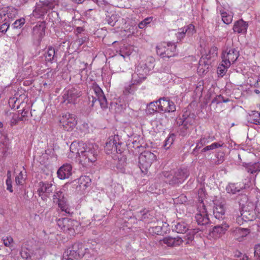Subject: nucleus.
Returning <instances> with one entry per match:
<instances>
[{
	"instance_id": "21",
	"label": "nucleus",
	"mask_w": 260,
	"mask_h": 260,
	"mask_svg": "<svg viewBox=\"0 0 260 260\" xmlns=\"http://www.w3.org/2000/svg\"><path fill=\"white\" fill-rule=\"evenodd\" d=\"M72 173V166L70 164H65L58 169L57 174L60 179H66L69 178Z\"/></svg>"
},
{
	"instance_id": "1",
	"label": "nucleus",
	"mask_w": 260,
	"mask_h": 260,
	"mask_svg": "<svg viewBox=\"0 0 260 260\" xmlns=\"http://www.w3.org/2000/svg\"><path fill=\"white\" fill-rule=\"evenodd\" d=\"M70 151L76 154L77 161L84 167L91 166L96 161L99 153L95 144L78 141L72 143Z\"/></svg>"
},
{
	"instance_id": "7",
	"label": "nucleus",
	"mask_w": 260,
	"mask_h": 260,
	"mask_svg": "<svg viewBox=\"0 0 260 260\" xmlns=\"http://www.w3.org/2000/svg\"><path fill=\"white\" fill-rule=\"evenodd\" d=\"M149 107L152 108L153 111H156L157 109L164 112H174L176 111L174 103L166 98L160 99L157 101L150 103Z\"/></svg>"
},
{
	"instance_id": "42",
	"label": "nucleus",
	"mask_w": 260,
	"mask_h": 260,
	"mask_svg": "<svg viewBox=\"0 0 260 260\" xmlns=\"http://www.w3.org/2000/svg\"><path fill=\"white\" fill-rule=\"evenodd\" d=\"M175 138V135L173 134H170L169 136L165 140V142L164 145V148L166 149H169L171 145L173 144Z\"/></svg>"
},
{
	"instance_id": "56",
	"label": "nucleus",
	"mask_w": 260,
	"mask_h": 260,
	"mask_svg": "<svg viewBox=\"0 0 260 260\" xmlns=\"http://www.w3.org/2000/svg\"><path fill=\"white\" fill-rule=\"evenodd\" d=\"M83 30V29L81 27H78L76 28V31L78 34L81 33Z\"/></svg>"
},
{
	"instance_id": "50",
	"label": "nucleus",
	"mask_w": 260,
	"mask_h": 260,
	"mask_svg": "<svg viewBox=\"0 0 260 260\" xmlns=\"http://www.w3.org/2000/svg\"><path fill=\"white\" fill-rule=\"evenodd\" d=\"M254 256L260 260V244H256L254 246Z\"/></svg>"
},
{
	"instance_id": "35",
	"label": "nucleus",
	"mask_w": 260,
	"mask_h": 260,
	"mask_svg": "<svg viewBox=\"0 0 260 260\" xmlns=\"http://www.w3.org/2000/svg\"><path fill=\"white\" fill-rule=\"evenodd\" d=\"M247 171L251 174L260 171V161L257 162H250L246 167Z\"/></svg>"
},
{
	"instance_id": "39",
	"label": "nucleus",
	"mask_w": 260,
	"mask_h": 260,
	"mask_svg": "<svg viewBox=\"0 0 260 260\" xmlns=\"http://www.w3.org/2000/svg\"><path fill=\"white\" fill-rule=\"evenodd\" d=\"M149 232L152 234L161 235L164 234L162 230L161 226L157 224L155 226L150 227L148 229Z\"/></svg>"
},
{
	"instance_id": "44",
	"label": "nucleus",
	"mask_w": 260,
	"mask_h": 260,
	"mask_svg": "<svg viewBox=\"0 0 260 260\" xmlns=\"http://www.w3.org/2000/svg\"><path fill=\"white\" fill-rule=\"evenodd\" d=\"M152 19L153 18L152 17L146 18L144 20L139 23L138 25L139 28L140 29L145 28L147 26V25L150 23V22L152 21Z\"/></svg>"
},
{
	"instance_id": "31",
	"label": "nucleus",
	"mask_w": 260,
	"mask_h": 260,
	"mask_svg": "<svg viewBox=\"0 0 260 260\" xmlns=\"http://www.w3.org/2000/svg\"><path fill=\"white\" fill-rule=\"evenodd\" d=\"M230 63L228 61H223L222 60L221 63L217 68V73L219 76L223 77L226 73L227 70L230 67Z\"/></svg>"
},
{
	"instance_id": "14",
	"label": "nucleus",
	"mask_w": 260,
	"mask_h": 260,
	"mask_svg": "<svg viewBox=\"0 0 260 260\" xmlns=\"http://www.w3.org/2000/svg\"><path fill=\"white\" fill-rule=\"evenodd\" d=\"M54 189L51 183L40 182L38 186L37 192L41 199L46 201Z\"/></svg>"
},
{
	"instance_id": "30",
	"label": "nucleus",
	"mask_w": 260,
	"mask_h": 260,
	"mask_svg": "<svg viewBox=\"0 0 260 260\" xmlns=\"http://www.w3.org/2000/svg\"><path fill=\"white\" fill-rule=\"evenodd\" d=\"M250 213L246 211L240 212V215H238L236 218V221L239 224H242L244 221L251 220Z\"/></svg>"
},
{
	"instance_id": "64",
	"label": "nucleus",
	"mask_w": 260,
	"mask_h": 260,
	"mask_svg": "<svg viewBox=\"0 0 260 260\" xmlns=\"http://www.w3.org/2000/svg\"><path fill=\"white\" fill-rule=\"evenodd\" d=\"M3 125V123L1 122H0V128L2 127Z\"/></svg>"
},
{
	"instance_id": "45",
	"label": "nucleus",
	"mask_w": 260,
	"mask_h": 260,
	"mask_svg": "<svg viewBox=\"0 0 260 260\" xmlns=\"http://www.w3.org/2000/svg\"><path fill=\"white\" fill-rule=\"evenodd\" d=\"M222 146V144L219 143H213L210 145L207 146L202 149V151L206 152L209 150L215 149L217 148L220 147Z\"/></svg>"
},
{
	"instance_id": "27",
	"label": "nucleus",
	"mask_w": 260,
	"mask_h": 260,
	"mask_svg": "<svg viewBox=\"0 0 260 260\" xmlns=\"http://www.w3.org/2000/svg\"><path fill=\"white\" fill-rule=\"evenodd\" d=\"M46 12V6H45L44 2H40L37 4L35 9L32 12V15L36 18H39L44 15Z\"/></svg>"
},
{
	"instance_id": "41",
	"label": "nucleus",
	"mask_w": 260,
	"mask_h": 260,
	"mask_svg": "<svg viewBox=\"0 0 260 260\" xmlns=\"http://www.w3.org/2000/svg\"><path fill=\"white\" fill-rule=\"evenodd\" d=\"M26 172L21 171L15 177V182L17 185H22L25 181V176Z\"/></svg>"
},
{
	"instance_id": "12",
	"label": "nucleus",
	"mask_w": 260,
	"mask_h": 260,
	"mask_svg": "<svg viewBox=\"0 0 260 260\" xmlns=\"http://www.w3.org/2000/svg\"><path fill=\"white\" fill-rule=\"evenodd\" d=\"M105 150L107 154L121 153V143L117 135L112 136L109 138L105 146Z\"/></svg>"
},
{
	"instance_id": "2",
	"label": "nucleus",
	"mask_w": 260,
	"mask_h": 260,
	"mask_svg": "<svg viewBox=\"0 0 260 260\" xmlns=\"http://www.w3.org/2000/svg\"><path fill=\"white\" fill-rule=\"evenodd\" d=\"M153 62L154 59L151 58L147 63H141L137 66L132 74L131 83L133 85L140 84L145 80L147 75L154 68Z\"/></svg>"
},
{
	"instance_id": "23",
	"label": "nucleus",
	"mask_w": 260,
	"mask_h": 260,
	"mask_svg": "<svg viewBox=\"0 0 260 260\" xmlns=\"http://www.w3.org/2000/svg\"><path fill=\"white\" fill-rule=\"evenodd\" d=\"M1 10L5 21L9 22L12 20L17 14V9L12 7L3 8Z\"/></svg>"
},
{
	"instance_id": "40",
	"label": "nucleus",
	"mask_w": 260,
	"mask_h": 260,
	"mask_svg": "<svg viewBox=\"0 0 260 260\" xmlns=\"http://www.w3.org/2000/svg\"><path fill=\"white\" fill-rule=\"evenodd\" d=\"M136 91V88L134 85L131 83V84H128L125 86L123 90V94L125 95H128L129 94H133Z\"/></svg>"
},
{
	"instance_id": "55",
	"label": "nucleus",
	"mask_w": 260,
	"mask_h": 260,
	"mask_svg": "<svg viewBox=\"0 0 260 260\" xmlns=\"http://www.w3.org/2000/svg\"><path fill=\"white\" fill-rule=\"evenodd\" d=\"M6 185H7V189L9 190L10 192H12V179H7L6 181Z\"/></svg>"
},
{
	"instance_id": "46",
	"label": "nucleus",
	"mask_w": 260,
	"mask_h": 260,
	"mask_svg": "<svg viewBox=\"0 0 260 260\" xmlns=\"http://www.w3.org/2000/svg\"><path fill=\"white\" fill-rule=\"evenodd\" d=\"M21 120H23V118L20 117L19 114H13L10 122L11 126L16 125L19 121Z\"/></svg>"
},
{
	"instance_id": "34",
	"label": "nucleus",
	"mask_w": 260,
	"mask_h": 260,
	"mask_svg": "<svg viewBox=\"0 0 260 260\" xmlns=\"http://www.w3.org/2000/svg\"><path fill=\"white\" fill-rule=\"evenodd\" d=\"M223 22L226 24H230L233 18V14L232 12H227L224 10L220 12Z\"/></svg>"
},
{
	"instance_id": "47",
	"label": "nucleus",
	"mask_w": 260,
	"mask_h": 260,
	"mask_svg": "<svg viewBox=\"0 0 260 260\" xmlns=\"http://www.w3.org/2000/svg\"><path fill=\"white\" fill-rule=\"evenodd\" d=\"M25 23V20L24 18H21L16 20L13 24L14 28H21Z\"/></svg>"
},
{
	"instance_id": "49",
	"label": "nucleus",
	"mask_w": 260,
	"mask_h": 260,
	"mask_svg": "<svg viewBox=\"0 0 260 260\" xmlns=\"http://www.w3.org/2000/svg\"><path fill=\"white\" fill-rule=\"evenodd\" d=\"M157 224H159V225L161 226L162 230L164 234L168 231L169 224L166 222L158 221Z\"/></svg>"
},
{
	"instance_id": "33",
	"label": "nucleus",
	"mask_w": 260,
	"mask_h": 260,
	"mask_svg": "<svg viewBox=\"0 0 260 260\" xmlns=\"http://www.w3.org/2000/svg\"><path fill=\"white\" fill-rule=\"evenodd\" d=\"M248 120L251 123L260 125V113L255 111H252L249 114Z\"/></svg>"
},
{
	"instance_id": "15",
	"label": "nucleus",
	"mask_w": 260,
	"mask_h": 260,
	"mask_svg": "<svg viewBox=\"0 0 260 260\" xmlns=\"http://www.w3.org/2000/svg\"><path fill=\"white\" fill-rule=\"evenodd\" d=\"M53 200L54 203L58 204V207L62 211L70 213V208L62 192L60 191L56 192L53 195Z\"/></svg>"
},
{
	"instance_id": "29",
	"label": "nucleus",
	"mask_w": 260,
	"mask_h": 260,
	"mask_svg": "<svg viewBox=\"0 0 260 260\" xmlns=\"http://www.w3.org/2000/svg\"><path fill=\"white\" fill-rule=\"evenodd\" d=\"M193 229H192L191 230H193ZM196 231V233L195 234L198 232V231L196 229H194ZM174 230L176 232L178 233H185L187 231H188V232L190 230H188L187 225L186 223L183 221L179 222L176 224L175 225ZM188 233L186 234L185 236L187 235Z\"/></svg>"
},
{
	"instance_id": "59",
	"label": "nucleus",
	"mask_w": 260,
	"mask_h": 260,
	"mask_svg": "<svg viewBox=\"0 0 260 260\" xmlns=\"http://www.w3.org/2000/svg\"><path fill=\"white\" fill-rule=\"evenodd\" d=\"M12 173L10 171H8L7 174V179H12Z\"/></svg>"
},
{
	"instance_id": "16",
	"label": "nucleus",
	"mask_w": 260,
	"mask_h": 260,
	"mask_svg": "<svg viewBox=\"0 0 260 260\" xmlns=\"http://www.w3.org/2000/svg\"><path fill=\"white\" fill-rule=\"evenodd\" d=\"M80 96V92L73 87L64 89L63 95L64 102L70 104H75L77 99Z\"/></svg>"
},
{
	"instance_id": "32",
	"label": "nucleus",
	"mask_w": 260,
	"mask_h": 260,
	"mask_svg": "<svg viewBox=\"0 0 260 260\" xmlns=\"http://www.w3.org/2000/svg\"><path fill=\"white\" fill-rule=\"evenodd\" d=\"M134 47L131 45H124L121 47L120 50V54L125 59L126 57H128L133 52Z\"/></svg>"
},
{
	"instance_id": "9",
	"label": "nucleus",
	"mask_w": 260,
	"mask_h": 260,
	"mask_svg": "<svg viewBox=\"0 0 260 260\" xmlns=\"http://www.w3.org/2000/svg\"><path fill=\"white\" fill-rule=\"evenodd\" d=\"M156 156L152 152L145 151L142 152L139 158V167L143 173H145L150 167L153 161L156 160Z\"/></svg>"
},
{
	"instance_id": "48",
	"label": "nucleus",
	"mask_w": 260,
	"mask_h": 260,
	"mask_svg": "<svg viewBox=\"0 0 260 260\" xmlns=\"http://www.w3.org/2000/svg\"><path fill=\"white\" fill-rule=\"evenodd\" d=\"M21 257L24 259H27L30 257V250H28L25 247L23 246L22 250L20 252Z\"/></svg>"
},
{
	"instance_id": "25",
	"label": "nucleus",
	"mask_w": 260,
	"mask_h": 260,
	"mask_svg": "<svg viewBox=\"0 0 260 260\" xmlns=\"http://www.w3.org/2000/svg\"><path fill=\"white\" fill-rule=\"evenodd\" d=\"M247 27L248 23L243 20H240L235 23L233 29L235 32L245 34L247 31Z\"/></svg>"
},
{
	"instance_id": "62",
	"label": "nucleus",
	"mask_w": 260,
	"mask_h": 260,
	"mask_svg": "<svg viewBox=\"0 0 260 260\" xmlns=\"http://www.w3.org/2000/svg\"><path fill=\"white\" fill-rule=\"evenodd\" d=\"M117 187L119 189H122V186L119 184H117Z\"/></svg>"
},
{
	"instance_id": "61",
	"label": "nucleus",
	"mask_w": 260,
	"mask_h": 260,
	"mask_svg": "<svg viewBox=\"0 0 260 260\" xmlns=\"http://www.w3.org/2000/svg\"><path fill=\"white\" fill-rule=\"evenodd\" d=\"M223 160V157H221V158L220 159V160H218L217 161V164H219L220 163H221Z\"/></svg>"
},
{
	"instance_id": "19",
	"label": "nucleus",
	"mask_w": 260,
	"mask_h": 260,
	"mask_svg": "<svg viewBox=\"0 0 260 260\" xmlns=\"http://www.w3.org/2000/svg\"><path fill=\"white\" fill-rule=\"evenodd\" d=\"M177 124L182 125L185 129L191 128L195 123V116L193 114H184L182 117L177 121Z\"/></svg>"
},
{
	"instance_id": "37",
	"label": "nucleus",
	"mask_w": 260,
	"mask_h": 260,
	"mask_svg": "<svg viewBox=\"0 0 260 260\" xmlns=\"http://www.w3.org/2000/svg\"><path fill=\"white\" fill-rule=\"evenodd\" d=\"M124 31L128 37L135 35L138 32V27L136 25H128Z\"/></svg>"
},
{
	"instance_id": "60",
	"label": "nucleus",
	"mask_w": 260,
	"mask_h": 260,
	"mask_svg": "<svg viewBox=\"0 0 260 260\" xmlns=\"http://www.w3.org/2000/svg\"><path fill=\"white\" fill-rule=\"evenodd\" d=\"M4 17L3 15L2 14L1 10H0V22L5 21L4 20Z\"/></svg>"
},
{
	"instance_id": "38",
	"label": "nucleus",
	"mask_w": 260,
	"mask_h": 260,
	"mask_svg": "<svg viewBox=\"0 0 260 260\" xmlns=\"http://www.w3.org/2000/svg\"><path fill=\"white\" fill-rule=\"evenodd\" d=\"M54 55L55 49L52 47H49L44 55L46 61L48 62L52 61L54 59Z\"/></svg>"
},
{
	"instance_id": "52",
	"label": "nucleus",
	"mask_w": 260,
	"mask_h": 260,
	"mask_svg": "<svg viewBox=\"0 0 260 260\" xmlns=\"http://www.w3.org/2000/svg\"><path fill=\"white\" fill-rule=\"evenodd\" d=\"M4 244L6 246H10L13 242V239L11 237H6L3 239Z\"/></svg>"
},
{
	"instance_id": "22",
	"label": "nucleus",
	"mask_w": 260,
	"mask_h": 260,
	"mask_svg": "<svg viewBox=\"0 0 260 260\" xmlns=\"http://www.w3.org/2000/svg\"><path fill=\"white\" fill-rule=\"evenodd\" d=\"M32 34L34 38L40 42L45 34V23L44 22L38 23L33 28Z\"/></svg>"
},
{
	"instance_id": "63",
	"label": "nucleus",
	"mask_w": 260,
	"mask_h": 260,
	"mask_svg": "<svg viewBox=\"0 0 260 260\" xmlns=\"http://www.w3.org/2000/svg\"><path fill=\"white\" fill-rule=\"evenodd\" d=\"M147 216V215H145V216H143V217H142V218L141 219L142 220H145V222H147L146 220H145V216Z\"/></svg>"
},
{
	"instance_id": "43",
	"label": "nucleus",
	"mask_w": 260,
	"mask_h": 260,
	"mask_svg": "<svg viewBox=\"0 0 260 260\" xmlns=\"http://www.w3.org/2000/svg\"><path fill=\"white\" fill-rule=\"evenodd\" d=\"M79 180L81 185H82L85 187L89 186L91 182L90 178L86 176H81Z\"/></svg>"
},
{
	"instance_id": "11",
	"label": "nucleus",
	"mask_w": 260,
	"mask_h": 260,
	"mask_svg": "<svg viewBox=\"0 0 260 260\" xmlns=\"http://www.w3.org/2000/svg\"><path fill=\"white\" fill-rule=\"evenodd\" d=\"M176 50V45L171 42L160 43L156 47L157 54L162 58L174 56Z\"/></svg>"
},
{
	"instance_id": "24",
	"label": "nucleus",
	"mask_w": 260,
	"mask_h": 260,
	"mask_svg": "<svg viewBox=\"0 0 260 260\" xmlns=\"http://www.w3.org/2000/svg\"><path fill=\"white\" fill-rule=\"evenodd\" d=\"M194 31L195 30L194 25L192 24H189L187 26L180 28L178 30V32L176 34V36L178 39L181 40L184 38L186 33L188 35H192Z\"/></svg>"
},
{
	"instance_id": "54",
	"label": "nucleus",
	"mask_w": 260,
	"mask_h": 260,
	"mask_svg": "<svg viewBox=\"0 0 260 260\" xmlns=\"http://www.w3.org/2000/svg\"><path fill=\"white\" fill-rule=\"evenodd\" d=\"M44 4H45V6H46V10H53L54 9V5L53 3L47 1L46 2H44Z\"/></svg>"
},
{
	"instance_id": "13",
	"label": "nucleus",
	"mask_w": 260,
	"mask_h": 260,
	"mask_svg": "<svg viewBox=\"0 0 260 260\" xmlns=\"http://www.w3.org/2000/svg\"><path fill=\"white\" fill-rule=\"evenodd\" d=\"M83 248V246L81 243L74 244L72 249H67L65 252L62 260H74V259L84 256L85 253Z\"/></svg>"
},
{
	"instance_id": "36",
	"label": "nucleus",
	"mask_w": 260,
	"mask_h": 260,
	"mask_svg": "<svg viewBox=\"0 0 260 260\" xmlns=\"http://www.w3.org/2000/svg\"><path fill=\"white\" fill-rule=\"evenodd\" d=\"M243 186H240V184L237 183H230L226 187V190L228 193L235 194L240 191L242 188Z\"/></svg>"
},
{
	"instance_id": "58",
	"label": "nucleus",
	"mask_w": 260,
	"mask_h": 260,
	"mask_svg": "<svg viewBox=\"0 0 260 260\" xmlns=\"http://www.w3.org/2000/svg\"><path fill=\"white\" fill-rule=\"evenodd\" d=\"M200 142L201 144H205L206 143L208 142L205 138H203L201 139Z\"/></svg>"
},
{
	"instance_id": "28",
	"label": "nucleus",
	"mask_w": 260,
	"mask_h": 260,
	"mask_svg": "<svg viewBox=\"0 0 260 260\" xmlns=\"http://www.w3.org/2000/svg\"><path fill=\"white\" fill-rule=\"evenodd\" d=\"M93 89L96 94L98 101L101 105L102 108H104L106 105V99L103 95V91L98 86H94Z\"/></svg>"
},
{
	"instance_id": "20",
	"label": "nucleus",
	"mask_w": 260,
	"mask_h": 260,
	"mask_svg": "<svg viewBox=\"0 0 260 260\" xmlns=\"http://www.w3.org/2000/svg\"><path fill=\"white\" fill-rule=\"evenodd\" d=\"M239 56V52L235 48H230L228 50L223 52L222 60L223 61H228L230 65L234 63Z\"/></svg>"
},
{
	"instance_id": "26",
	"label": "nucleus",
	"mask_w": 260,
	"mask_h": 260,
	"mask_svg": "<svg viewBox=\"0 0 260 260\" xmlns=\"http://www.w3.org/2000/svg\"><path fill=\"white\" fill-rule=\"evenodd\" d=\"M249 229L239 227L235 228L233 231L235 238L239 241H242L249 234Z\"/></svg>"
},
{
	"instance_id": "4",
	"label": "nucleus",
	"mask_w": 260,
	"mask_h": 260,
	"mask_svg": "<svg viewBox=\"0 0 260 260\" xmlns=\"http://www.w3.org/2000/svg\"><path fill=\"white\" fill-rule=\"evenodd\" d=\"M196 233L195 230H190L187 235L184 236L183 238L179 237L176 238L167 237L160 240L159 242L161 245H164V244H165L167 246H179L183 243H185L186 244H190L193 240Z\"/></svg>"
},
{
	"instance_id": "6",
	"label": "nucleus",
	"mask_w": 260,
	"mask_h": 260,
	"mask_svg": "<svg viewBox=\"0 0 260 260\" xmlns=\"http://www.w3.org/2000/svg\"><path fill=\"white\" fill-rule=\"evenodd\" d=\"M210 55H206V56H202L200 61L198 68V73L200 76H204L207 74L211 68V58L217 55V49L216 47H212L209 52Z\"/></svg>"
},
{
	"instance_id": "51",
	"label": "nucleus",
	"mask_w": 260,
	"mask_h": 260,
	"mask_svg": "<svg viewBox=\"0 0 260 260\" xmlns=\"http://www.w3.org/2000/svg\"><path fill=\"white\" fill-rule=\"evenodd\" d=\"M89 128V124L87 122H84L80 126V129L85 133L88 132Z\"/></svg>"
},
{
	"instance_id": "53",
	"label": "nucleus",
	"mask_w": 260,
	"mask_h": 260,
	"mask_svg": "<svg viewBox=\"0 0 260 260\" xmlns=\"http://www.w3.org/2000/svg\"><path fill=\"white\" fill-rule=\"evenodd\" d=\"M10 24L8 21H6L0 26V31L2 32H6L9 28Z\"/></svg>"
},
{
	"instance_id": "8",
	"label": "nucleus",
	"mask_w": 260,
	"mask_h": 260,
	"mask_svg": "<svg viewBox=\"0 0 260 260\" xmlns=\"http://www.w3.org/2000/svg\"><path fill=\"white\" fill-rule=\"evenodd\" d=\"M77 124V120L74 114L65 113L59 117L60 126L65 131H72Z\"/></svg>"
},
{
	"instance_id": "17",
	"label": "nucleus",
	"mask_w": 260,
	"mask_h": 260,
	"mask_svg": "<svg viewBox=\"0 0 260 260\" xmlns=\"http://www.w3.org/2000/svg\"><path fill=\"white\" fill-rule=\"evenodd\" d=\"M213 214L217 219L222 218L225 214L224 202L221 198L213 201Z\"/></svg>"
},
{
	"instance_id": "18",
	"label": "nucleus",
	"mask_w": 260,
	"mask_h": 260,
	"mask_svg": "<svg viewBox=\"0 0 260 260\" xmlns=\"http://www.w3.org/2000/svg\"><path fill=\"white\" fill-rule=\"evenodd\" d=\"M229 225L224 222L221 225L215 226L209 233V237L216 239L222 237L228 230Z\"/></svg>"
},
{
	"instance_id": "5",
	"label": "nucleus",
	"mask_w": 260,
	"mask_h": 260,
	"mask_svg": "<svg viewBox=\"0 0 260 260\" xmlns=\"http://www.w3.org/2000/svg\"><path fill=\"white\" fill-rule=\"evenodd\" d=\"M163 175L166 182L170 184L176 185L182 183L188 176L189 174L186 169H183L164 172Z\"/></svg>"
},
{
	"instance_id": "10",
	"label": "nucleus",
	"mask_w": 260,
	"mask_h": 260,
	"mask_svg": "<svg viewBox=\"0 0 260 260\" xmlns=\"http://www.w3.org/2000/svg\"><path fill=\"white\" fill-rule=\"evenodd\" d=\"M57 225L63 232L68 233L70 235H73L78 232L77 228L79 223L77 220L63 218L57 220Z\"/></svg>"
},
{
	"instance_id": "57",
	"label": "nucleus",
	"mask_w": 260,
	"mask_h": 260,
	"mask_svg": "<svg viewBox=\"0 0 260 260\" xmlns=\"http://www.w3.org/2000/svg\"><path fill=\"white\" fill-rule=\"evenodd\" d=\"M72 2H73L74 3H75L76 4H82V3H83L85 0H72Z\"/></svg>"
},
{
	"instance_id": "3",
	"label": "nucleus",
	"mask_w": 260,
	"mask_h": 260,
	"mask_svg": "<svg viewBox=\"0 0 260 260\" xmlns=\"http://www.w3.org/2000/svg\"><path fill=\"white\" fill-rule=\"evenodd\" d=\"M199 204L198 205L197 212L196 214V220L200 225H206L209 223V218L207 210L205 207L203 200L206 193L203 188H201L198 191Z\"/></svg>"
}]
</instances>
